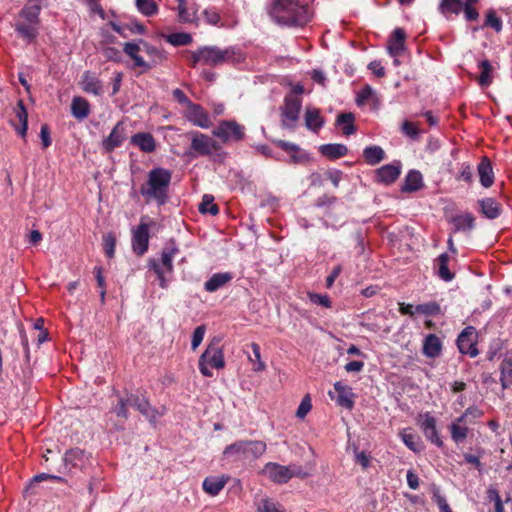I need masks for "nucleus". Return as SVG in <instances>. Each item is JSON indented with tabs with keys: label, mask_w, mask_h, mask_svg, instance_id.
<instances>
[{
	"label": "nucleus",
	"mask_w": 512,
	"mask_h": 512,
	"mask_svg": "<svg viewBox=\"0 0 512 512\" xmlns=\"http://www.w3.org/2000/svg\"><path fill=\"white\" fill-rule=\"evenodd\" d=\"M268 13L272 19L282 26H304L310 20L307 4L299 0H272Z\"/></svg>",
	"instance_id": "nucleus-1"
},
{
	"label": "nucleus",
	"mask_w": 512,
	"mask_h": 512,
	"mask_svg": "<svg viewBox=\"0 0 512 512\" xmlns=\"http://www.w3.org/2000/svg\"><path fill=\"white\" fill-rule=\"evenodd\" d=\"M171 178L172 173L167 169L157 167L150 170L146 182L140 188L146 202L155 201L158 205H164L168 200Z\"/></svg>",
	"instance_id": "nucleus-2"
},
{
	"label": "nucleus",
	"mask_w": 512,
	"mask_h": 512,
	"mask_svg": "<svg viewBox=\"0 0 512 512\" xmlns=\"http://www.w3.org/2000/svg\"><path fill=\"white\" fill-rule=\"evenodd\" d=\"M240 59L241 53L235 47L221 49L218 46H202L190 53L189 61L192 67L198 64L216 67Z\"/></svg>",
	"instance_id": "nucleus-3"
},
{
	"label": "nucleus",
	"mask_w": 512,
	"mask_h": 512,
	"mask_svg": "<svg viewBox=\"0 0 512 512\" xmlns=\"http://www.w3.org/2000/svg\"><path fill=\"white\" fill-rule=\"evenodd\" d=\"M179 253V248L175 240L170 239L165 247L161 251V259L150 258L147 266L149 270H152L161 288L166 289L169 284V280L166 278V274L173 273V259Z\"/></svg>",
	"instance_id": "nucleus-4"
},
{
	"label": "nucleus",
	"mask_w": 512,
	"mask_h": 512,
	"mask_svg": "<svg viewBox=\"0 0 512 512\" xmlns=\"http://www.w3.org/2000/svg\"><path fill=\"white\" fill-rule=\"evenodd\" d=\"M225 366L223 350L220 341L212 340L199 358V370L205 377H212V369H222Z\"/></svg>",
	"instance_id": "nucleus-5"
},
{
	"label": "nucleus",
	"mask_w": 512,
	"mask_h": 512,
	"mask_svg": "<svg viewBox=\"0 0 512 512\" xmlns=\"http://www.w3.org/2000/svg\"><path fill=\"white\" fill-rule=\"evenodd\" d=\"M302 108V99H296L294 96H285L281 111L282 127L294 130L297 127Z\"/></svg>",
	"instance_id": "nucleus-6"
},
{
	"label": "nucleus",
	"mask_w": 512,
	"mask_h": 512,
	"mask_svg": "<svg viewBox=\"0 0 512 512\" xmlns=\"http://www.w3.org/2000/svg\"><path fill=\"white\" fill-rule=\"evenodd\" d=\"M212 133L223 143L238 142L245 136V127L234 120H224L214 128Z\"/></svg>",
	"instance_id": "nucleus-7"
},
{
	"label": "nucleus",
	"mask_w": 512,
	"mask_h": 512,
	"mask_svg": "<svg viewBox=\"0 0 512 512\" xmlns=\"http://www.w3.org/2000/svg\"><path fill=\"white\" fill-rule=\"evenodd\" d=\"M187 136L191 140L190 154L194 157L210 156L218 149L216 141L204 133L191 131L187 133Z\"/></svg>",
	"instance_id": "nucleus-8"
},
{
	"label": "nucleus",
	"mask_w": 512,
	"mask_h": 512,
	"mask_svg": "<svg viewBox=\"0 0 512 512\" xmlns=\"http://www.w3.org/2000/svg\"><path fill=\"white\" fill-rule=\"evenodd\" d=\"M149 228L150 223L148 222V217L143 216L140 219L139 225L132 229V250L138 256H142L148 251L150 239Z\"/></svg>",
	"instance_id": "nucleus-9"
},
{
	"label": "nucleus",
	"mask_w": 512,
	"mask_h": 512,
	"mask_svg": "<svg viewBox=\"0 0 512 512\" xmlns=\"http://www.w3.org/2000/svg\"><path fill=\"white\" fill-rule=\"evenodd\" d=\"M264 476L277 483H286L293 476H302L301 468L296 465L282 466L268 463L262 470ZM305 476V474H303Z\"/></svg>",
	"instance_id": "nucleus-10"
},
{
	"label": "nucleus",
	"mask_w": 512,
	"mask_h": 512,
	"mask_svg": "<svg viewBox=\"0 0 512 512\" xmlns=\"http://www.w3.org/2000/svg\"><path fill=\"white\" fill-rule=\"evenodd\" d=\"M64 467L67 471L73 470L86 471L92 465V457L80 448H72L65 452Z\"/></svg>",
	"instance_id": "nucleus-11"
},
{
	"label": "nucleus",
	"mask_w": 512,
	"mask_h": 512,
	"mask_svg": "<svg viewBox=\"0 0 512 512\" xmlns=\"http://www.w3.org/2000/svg\"><path fill=\"white\" fill-rule=\"evenodd\" d=\"M255 443L253 441H238L228 445L223 451V457L229 461L248 459L254 455Z\"/></svg>",
	"instance_id": "nucleus-12"
},
{
	"label": "nucleus",
	"mask_w": 512,
	"mask_h": 512,
	"mask_svg": "<svg viewBox=\"0 0 512 512\" xmlns=\"http://www.w3.org/2000/svg\"><path fill=\"white\" fill-rule=\"evenodd\" d=\"M457 346L462 354H467L470 357L478 355L476 348V331L472 326L466 327L457 338Z\"/></svg>",
	"instance_id": "nucleus-13"
},
{
	"label": "nucleus",
	"mask_w": 512,
	"mask_h": 512,
	"mask_svg": "<svg viewBox=\"0 0 512 512\" xmlns=\"http://www.w3.org/2000/svg\"><path fill=\"white\" fill-rule=\"evenodd\" d=\"M126 139L125 125L119 121L112 129L110 134L102 140L101 148L105 153H110L120 147Z\"/></svg>",
	"instance_id": "nucleus-14"
},
{
	"label": "nucleus",
	"mask_w": 512,
	"mask_h": 512,
	"mask_svg": "<svg viewBox=\"0 0 512 512\" xmlns=\"http://www.w3.org/2000/svg\"><path fill=\"white\" fill-rule=\"evenodd\" d=\"M185 117L194 126L203 129H207L212 125L211 119L204 108L193 102L186 108Z\"/></svg>",
	"instance_id": "nucleus-15"
},
{
	"label": "nucleus",
	"mask_w": 512,
	"mask_h": 512,
	"mask_svg": "<svg viewBox=\"0 0 512 512\" xmlns=\"http://www.w3.org/2000/svg\"><path fill=\"white\" fill-rule=\"evenodd\" d=\"M127 401L129 405L136 408L140 413H142L146 418L149 419L150 422H156L158 417L162 415L157 410L151 407L146 398L140 397L135 394L127 395Z\"/></svg>",
	"instance_id": "nucleus-16"
},
{
	"label": "nucleus",
	"mask_w": 512,
	"mask_h": 512,
	"mask_svg": "<svg viewBox=\"0 0 512 512\" xmlns=\"http://www.w3.org/2000/svg\"><path fill=\"white\" fill-rule=\"evenodd\" d=\"M419 425L427 439H429L438 447L443 445V441L439 437L436 428V419L433 416H431L429 413L421 415L419 419Z\"/></svg>",
	"instance_id": "nucleus-17"
},
{
	"label": "nucleus",
	"mask_w": 512,
	"mask_h": 512,
	"mask_svg": "<svg viewBox=\"0 0 512 512\" xmlns=\"http://www.w3.org/2000/svg\"><path fill=\"white\" fill-rule=\"evenodd\" d=\"M80 85L86 93L98 96L103 92L102 81L91 71H85L82 74Z\"/></svg>",
	"instance_id": "nucleus-18"
},
{
	"label": "nucleus",
	"mask_w": 512,
	"mask_h": 512,
	"mask_svg": "<svg viewBox=\"0 0 512 512\" xmlns=\"http://www.w3.org/2000/svg\"><path fill=\"white\" fill-rule=\"evenodd\" d=\"M405 38L406 33L402 28H396L390 39L388 44V52L392 57H399L405 50Z\"/></svg>",
	"instance_id": "nucleus-19"
},
{
	"label": "nucleus",
	"mask_w": 512,
	"mask_h": 512,
	"mask_svg": "<svg viewBox=\"0 0 512 512\" xmlns=\"http://www.w3.org/2000/svg\"><path fill=\"white\" fill-rule=\"evenodd\" d=\"M17 133L24 138L28 128V114L22 101H19L15 108V119L11 120Z\"/></svg>",
	"instance_id": "nucleus-20"
},
{
	"label": "nucleus",
	"mask_w": 512,
	"mask_h": 512,
	"mask_svg": "<svg viewBox=\"0 0 512 512\" xmlns=\"http://www.w3.org/2000/svg\"><path fill=\"white\" fill-rule=\"evenodd\" d=\"M140 44V42H127L124 44L123 51L126 55L133 59L135 67H141L144 71H147L151 69V65L139 55V52L142 50Z\"/></svg>",
	"instance_id": "nucleus-21"
},
{
	"label": "nucleus",
	"mask_w": 512,
	"mask_h": 512,
	"mask_svg": "<svg viewBox=\"0 0 512 512\" xmlns=\"http://www.w3.org/2000/svg\"><path fill=\"white\" fill-rule=\"evenodd\" d=\"M131 143L137 146L142 152L152 153L156 149V142L150 133L140 132L131 137Z\"/></svg>",
	"instance_id": "nucleus-22"
},
{
	"label": "nucleus",
	"mask_w": 512,
	"mask_h": 512,
	"mask_svg": "<svg viewBox=\"0 0 512 512\" xmlns=\"http://www.w3.org/2000/svg\"><path fill=\"white\" fill-rule=\"evenodd\" d=\"M305 126L307 129L318 132L324 125V119L320 110L315 107H307L304 114Z\"/></svg>",
	"instance_id": "nucleus-23"
},
{
	"label": "nucleus",
	"mask_w": 512,
	"mask_h": 512,
	"mask_svg": "<svg viewBox=\"0 0 512 512\" xmlns=\"http://www.w3.org/2000/svg\"><path fill=\"white\" fill-rule=\"evenodd\" d=\"M480 183L483 187L489 188L494 182L492 164L487 157H483L477 167Z\"/></svg>",
	"instance_id": "nucleus-24"
},
{
	"label": "nucleus",
	"mask_w": 512,
	"mask_h": 512,
	"mask_svg": "<svg viewBox=\"0 0 512 512\" xmlns=\"http://www.w3.org/2000/svg\"><path fill=\"white\" fill-rule=\"evenodd\" d=\"M481 213L488 219H496L502 212L501 205L491 197L478 201Z\"/></svg>",
	"instance_id": "nucleus-25"
},
{
	"label": "nucleus",
	"mask_w": 512,
	"mask_h": 512,
	"mask_svg": "<svg viewBox=\"0 0 512 512\" xmlns=\"http://www.w3.org/2000/svg\"><path fill=\"white\" fill-rule=\"evenodd\" d=\"M227 480L224 476L206 477L202 483L203 490L211 496H216L225 487Z\"/></svg>",
	"instance_id": "nucleus-26"
},
{
	"label": "nucleus",
	"mask_w": 512,
	"mask_h": 512,
	"mask_svg": "<svg viewBox=\"0 0 512 512\" xmlns=\"http://www.w3.org/2000/svg\"><path fill=\"white\" fill-rule=\"evenodd\" d=\"M41 4L42 0H29L20 12L21 17L27 22L38 24Z\"/></svg>",
	"instance_id": "nucleus-27"
},
{
	"label": "nucleus",
	"mask_w": 512,
	"mask_h": 512,
	"mask_svg": "<svg viewBox=\"0 0 512 512\" xmlns=\"http://www.w3.org/2000/svg\"><path fill=\"white\" fill-rule=\"evenodd\" d=\"M400 165L387 164L377 170V179L385 184L393 183L400 175Z\"/></svg>",
	"instance_id": "nucleus-28"
},
{
	"label": "nucleus",
	"mask_w": 512,
	"mask_h": 512,
	"mask_svg": "<svg viewBox=\"0 0 512 512\" xmlns=\"http://www.w3.org/2000/svg\"><path fill=\"white\" fill-rule=\"evenodd\" d=\"M334 389L338 393L337 403L342 407L352 409L354 405V394L352 393L351 388L341 382H336L334 384Z\"/></svg>",
	"instance_id": "nucleus-29"
},
{
	"label": "nucleus",
	"mask_w": 512,
	"mask_h": 512,
	"mask_svg": "<svg viewBox=\"0 0 512 512\" xmlns=\"http://www.w3.org/2000/svg\"><path fill=\"white\" fill-rule=\"evenodd\" d=\"M233 278L231 273L222 272L213 274L204 284V288L207 292H215Z\"/></svg>",
	"instance_id": "nucleus-30"
},
{
	"label": "nucleus",
	"mask_w": 512,
	"mask_h": 512,
	"mask_svg": "<svg viewBox=\"0 0 512 512\" xmlns=\"http://www.w3.org/2000/svg\"><path fill=\"white\" fill-rule=\"evenodd\" d=\"M90 113V105L88 101L80 96H76L72 99L71 103V114L77 120H83L88 117Z\"/></svg>",
	"instance_id": "nucleus-31"
},
{
	"label": "nucleus",
	"mask_w": 512,
	"mask_h": 512,
	"mask_svg": "<svg viewBox=\"0 0 512 512\" xmlns=\"http://www.w3.org/2000/svg\"><path fill=\"white\" fill-rule=\"evenodd\" d=\"M178 20L181 23H192L196 19L197 9L194 5L187 6L186 0H177Z\"/></svg>",
	"instance_id": "nucleus-32"
},
{
	"label": "nucleus",
	"mask_w": 512,
	"mask_h": 512,
	"mask_svg": "<svg viewBox=\"0 0 512 512\" xmlns=\"http://www.w3.org/2000/svg\"><path fill=\"white\" fill-rule=\"evenodd\" d=\"M423 186L422 174L419 171L411 170L405 177L404 184L402 186L403 192H414L419 190Z\"/></svg>",
	"instance_id": "nucleus-33"
},
{
	"label": "nucleus",
	"mask_w": 512,
	"mask_h": 512,
	"mask_svg": "<svg viewBox=\"0 0 512 512\" xmlns=\"http://www.w3.org/2000/svg\"><path fill=\"white\" fill-rule=\"evenodd\" d=\"M321 154L329 159L335 160L345 156L348 148L344 144H324L319 148Z\"/></svg>",
	"instance_id": "nucleus-34"
},
{
	"label": "nucleus",
	"mask_w": 512,
	"mask_h": 512,
	"mask_svg": "<svg viewBox=\"0 0 512 512\" xmlns=\"http://www.w3.org/2000/svg\"><path fill=\"white\" fill-rule=\"evenodd\" d=\"M441 349H442L441 341H440L439 337H437L435 334H429L425 338L424 344H423V353L427 357H431V358L437 357L440 354Z\"/></svg>",
	"instance_id": "nucleus-35"
},
{
	"label": "nucleus",
	"mask_w": 512,
	"mask_h": 512,
	"mask_svg": "<svg viewBox=\"0 0 512 512\" xmlns=\"http://www.w3.org/2000/svg\"><path fill=\"white\" fill-rule=\"evenodd\" d=\"M449 256L446 253L441 254L435 260V270L437 275L444 281L449 282L453 280L454 273H452L448 268Z\"/></svg>",
	"instance_id": "nucleus-36"
},
{
	"label": "nucleus",
	"mask_w": 512,
	"mask_h": 512,
	"mask_svg": "<svg viewBox=\"0 0 512 512\" xmlns=\"http://www.w3.org/2000/svg\"><path fill=\"white\" fill-rule=\"evenodd\" d=\"M38 24L34 23H17L15 30L28 43H31L38 35Z\"/></svg>",
	"instance_id": "nucleus-37"
},
{
	"label": "nucleus",
	"mask_w": 512,
	"mask_h": 512,
	"mask_svg": "<svg viewBox=\"0 0 512 512\" xmlns=\"http://www.w3.org/2000/svg\"><path fill=\"white\" fill-rule=\"evenodd\" d=\"M479 69L481 70L480 75L478 76V84L482 87L489 86L493 81L492 71L493 67L488 60H482L478 64Z\"/></svg>",
	"instance_id": "nucleus-38"
},
{
	"label": "nucleus",
	"mask_w": 512,
	"mask_h": 512,
	"mask_svg": "<svg viewBox=\"0 0 512 512\" xmlns=\"http://www.w3.org/2000/svg\"><path fill=\"white\" fill-rule=\"evenodd\" d=\"M385 156L384 150L380 146H369L363 151V157L365 161L370 165H376L380 163Z\"/></svg>",
	"instance_id": "nucleus-39"
},
{
	"label": "nucleus",
	"mask_w": 512,
	"mask_h": 512,
	"mask_svg": "<svg viewBox=\"0 0 512 512\" xmlns=\"http://www.w3.org/2000/svg\"><path fill=\"white\" fill-rule=\"evenodd\" d=\"M453 225L455 232L471 230L474 228V217L470 213L455 216Z\"/></svg>",
	"instance_id": "nucleus-40"
},
{
	"label": "nucleus",
	"mask_w": 512,
	"mask_h": 512,
	"mask_svg": "<svg viewBox=\"0 0 512 512\" xmlns=\"http://www.w3.org/2000/svg\"><path fill=\"white\" fill-rule=\"evenodd\" d=\"M140 43L143 45V51L149 57H151V62H149L151 68L164 60L165 55L163 51L159 50L157 47L153 45L144 42L143 40H140Z\"/></svg>",
	"instance_id": "nucleus-41"
},
{
	"label": "nucleus",
	"mask_w": 512,
	"mask_h": 512,
	"mask_svg": "<svg viewBox=\"0 0 512 512\" xmlns=\"http://www.w3.org/2000/svg\"><path fill=\"white\" fill-rule=\"evenodd\" d=\"M354 115L352 113H342L338 115L336 123L338 125H343L342 131L344 135H351L355 133L356 128L353 124L354 122Z\"/></svg>",
	"instance_id": "nucleus-42"
},
{
	"label": "nucleus",
	"mask_w": 512,
	"mask_h": 512,
	"mask_svg": "<svg viewBox=\"0 0 512 512\" xmlns=\"http://www.w3.org/2000/svg\"><path fill=\"white\" fill-rule=\"evenodd\" d=\"M199 212L202 214L217 215L219 213L218 206L214 203V197L210 194H204L199 204Z\"/></svg>",
	"instance_id": "nucleus-43"
},
{
	"label": "nucleus",
	"mask_w": 512,
	"mask_h": 512,
	"mask_svg": "<svg viewBox=\"0 0 512 512\" xmlns=\"http://www.w3.org/2000/svg\"><path fill=\"white\" fill-rule=\"evenodd\" d=\"M109 25L115 32L119 33L123 37L127 36L125 33L126 29L130 30L132 33L137 34H144L145 32L144 26L138 22H134L131 25H119L115 22H110Z\"/></svg>",
	"instance_id": "nucleus-44"
},
{
	"label": "nucleus",
	"mask_w": 512,
	"mask_h": 512,
	"mask_svg": "<svg viewBox=\"0 0 512 512\" xmlns=\"http://www.w3.org/2000/svg\"><path fill=\"white\" fill-rule=\"evenodd\" d=\"M463 7V0H441L439 8L443 14L453 13L457 15L463 10Z\"/></svg>",
	"instance_id": "nucleus-45"
},
{
	"label": "nucleus",
	"mask_w": 512,
	"mask_h": 512,
	"mask_svg": "<svg viewBox=\"0 0 512 512\" xmlns=\"http://www.w3.org/2000/svg\"><path fill=\"white\" fill-rule=\"evenodd\" d=\"M166 41L173 46H185L191 44L193 38L189 33L178 32L167 35Z\"/></svg>",
	"instance_id": "nucleus-46"
},
{
	"label": "nucleus",
	"mask_w": 512,
	"mask_h": 512,
	"mask_svg": "<svg viewBox=\"0 0 512 512\" xmlns=\"http://www.w3.org/2000/svg\"><path fill=\"white\" fill-rule=\"evenodd\" d=\"M415 311L425 316H435L441 313V308L437 302L431 301L417 305Z\"/></svg>",
	"instance_id": "nucleus-47"
},
{
	"label": "nucleus",
	"mask_w": 512,
	"mask_h": 512,
	"mask_svg": "<svg viewBox=\"0 0 512 512\" xmlns=\"http://www.w3.org/2000/svg\"><path fill=\"white\" fill-rule=\"evenodd\" d=\"M138 11L144 16H153L157 13L158 7L154 0H136Z\"/></svg>",
	"instance_id": "nucleus-48"
},
{
	"label": "nucleus",
	"mask_w": 512,
	"mask_h": 512,
	"mask_svg": "<svg viewBox=\"0 0 512 512\" xmlns=\"http://www.w3.org/2000/svg\"><path fill=\"white\" fill-rule=\"evenodd\" d=\"M451 438L455 443L463 442L468 435V428L465 425L452 422L450 425Z\"/></svg>",
	"instance_id": "nucleus-49"
},
{
	"label": "nucleus",
	"mask_w": 512,
	"mask_h": 512,
	"mask_svg": "<svg viewBox=\"0 0 512 512\" xmlns=\"http://www.w3.org/2000/svg\"><path fill=\"white\" fill-rule=\"evenodd\" d=\"M401 438L405 445L414 452L420 450V437L416 434L404 430L401 433Z\"/></svg>",
	"instance_id": "nucleus-50"
},
{
	"label": "nucleus",
	"mask_w": 512,
	"mask_h": 512,
	"mask_svg": "<svg viewBox=\"0 0 512 512\" xmlns=\"http://www.w3.org/2000/svg\"><path fill=\"white\" fill-rule=\"evenodd\" d=\"M512 380V359H505L501 364V383L503 388H507L508 380Z\"/></svg>",
	"instance_id": "nucleus-51"
},
{
	"label": "nucleus",
	"mask_w": 512,
	"mask_h": 512,
	"mask_svg": "<svg viewBox=\"0 0 512 512\" xmlns=\"http://www.w3.org/2000/svg\"><path fill=\"white\" fill-rule=\"evenodd\" d=\"M484 25L493 28L496 32H500L502 30V21L496 16L493 10H490L486 15Z\"/></svg>",
	"instance_id": "nucleus-52"
},
{
	"label": "nucleus",
	"mask_w": 512,
	"mask_h": 512,
	"mask_svg": "<svg viewBox=\"0 0 512 512\" xmlns=\"http://www.w3.org/2000/svg\"><path fill=\"white\" fill-rule=\"evenodd\" d=\"M205 332H206V327L204 325H200L195 328V330L192 334V340H191L192 350H196L199 347V345L202 343Z\"/></svg>",
	"instance_id": "nucleus-53"
},
{
	"label": "nucleus",
	"mask_w": 512,
	"mask_h": 512,
	"mask_svg": "<svg viewBox=\"0 0 512 512\" xmlns=\"http://www.w3.org/2000/svg\"><path fill=\"white\" fill-rule=\"evenodd\" d=\"M401 130L411 139H417L420 133L418 126L415 123L407 120L403 122Z\"/></svg>",
	"instance_id": "nucleus-54"
},
{
	"label": "nucleus",
	"mask_w": 512,
	"mask_h": 512,
	"mask_svg": "<svg viewBox=\"0 0 512 512\" xmlns=\"http://www.w3.org/2000/svg\"><path fill=\"white\" fill-rule=\"evenodd\" d=\"M259 512H284L280 505L275 501L265 498L262 500L261 507H258Z\"/></svg>",
	"instance_id": "nucleus-55"
},
{
	"label": "nucleus",
	"mask_w": 512,
	"mask_h": 512,
	"mask_svg": "<svg viewBox=\"0 0 512 512\" xmlns=\"http://www.w3.org/2000/svg\"><path fill=\"white\" fill-rule=\"evenodd\" d=\"M104 250L105 254L108 258H112L115 253V245L116 239L112 234H107L104 236Z\"/></svg>",
	"instance_id": "nucleus-56"
},
{
	"label": "nucleus",
	"mask_w": 512,
	"mask_h": 512,
	"mask_svg": "<svg viewBox=\"0 0 512 512\" xmlns=\"http://www.w3.org/2000/svg\"><path fill=\"white\" fill-rule=\"evenodd\" d=\"M308 298L313 304L320 305L325 308L331 307V301L327 295L308 293Z\"/></svg>",
	"instance_id": "nucleus-57"
},
{
	"label": "nucleus",
	"mask_w": 512,
	"mask_h": 512,
	"mask_svg": "<svg viewBox=\"0 0 512 512\" xmlns=\"http://www.w3.org/2000/svg\"><path fill=\"white\" fill-rule=\"evenodd\" d=\"M311 408H312L311 398L309 395H306L303 397V399L297 409V412H296L297 417L304 418L310 412Z\"/></svg>",
	"instance_id": "nucleus-58"
},
{
	"label": "nucleus",
	"mask_w": 512,
	"mask_h": 512,
	"mask_svg": "<svg viewBox=\"0 0 512 512\" xmlns=\"http://www.w3.org/2000/svg\"><path fill=\"white\" fill-rule=\"evenodd\" d=\"M128 406H130V405H129V402L127 401V397L120 398L117 405L114 407V412L116 413V415L118 417L127 419L128 418V409H127Z\"/></svg>",
	"instance_id": "nucleus-59"
},
{
	"label": "nucleus",
	"mask_w": 512,
	"mask_h": 512,
	"mask_svg": "<svg viewBox=\"0 0 512 512\" xmlns=\"http://www.w3.org/2000/svg\"><path fill=\"white\" fill-rule=\"evenodd\" d=\"M433 500L436 502L441 512H452L445 497L440 494L438 489H436L433 493Z\"/></svg>",
	"instance_id": "nucleus-60"
},
{
	"label": "nucleus",
	"mask_w": 512,
	"mask_h": 512,
	"mask_svg": "<svg viewBox=\"0 0 512 512\" xmlns=\"http://www.w3.org/2000/svg\"><path fill=\"white\" fill-rule=\"evenodd\" d=\"M205 21L211 25H218L220 23V15L214 8H208L203 11Z\"/></svg>",
	"instance_id": "nucleus-61"
},
{
	"label": "nucleus",
	"mask_w": 512,
	"mask_h": 512,
	"mask_svg": "<svg viewBox=\"0 0 512 512\" xmlns=\"http://www.w3.org/2000/svg\"><path fill=\"white\" fill-rule=\"evenodd\" d=\"M472 178H473V174H472L470 165L462 164L459 174L457 175L456 179L471 183Z\"/></svg>",
	"instance_id": "nucleus-62"
},
{
	"label": "nucleus",
	"mask_w": 512,
	"mask_h": 512,
	"mask_svg": "<svg viewBox=\"0 0 512 512\" xmlns=\"http://www.w3.org/2000/svg\"><path fill=\"white\" fill-rule=\"evenodd\" d=\"M103 55L106 59L119 62L121 60V52L114 47H106L103 49Z\"/></svg>",
	"instance_id": "nucleus-63"
},
{
	"label": "nucleus",
	"mask_w": 512,
	"mask_h": 512,
	"mask_svg": "<svg viewBox=\"0 0 512 512\" xmlns=\"http://www.w3.org/2000/svg\"><path fill=\"white\" fill-rule=\"evenodd\" d=\"M355 459L364 469L368 468L371 463V457L368 456L364 451H358L355 449Z\"/></svg>",
	"instance_id": "nucleus-64"
}]
</instances>
